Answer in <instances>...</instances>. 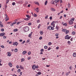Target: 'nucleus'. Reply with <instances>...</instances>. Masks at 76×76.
Masks as SVG:
<instances>
[{
    "label": "nucleus",
    "mask_w": 76,
    "mask_h": 76,
    "mask_svg": "<svg viewBox=\"0 0 76 76\" xmlns=\"http://www.w3.org/2000/svg\"><path fill=\"white\" fill-rule=\"evenodd\" d=\"M23 30L24 32H28L29 29V27L28 26H26L23 27Z\"/></svg>",
    "instance_id": "f257e3e1"
},
{
    "label": "nucleus",
    "mask_w": 76,
    "mask_h": 76,
    "mask_svg": "<svg viewBox=\"0 0 76 76\" xmlns=\"http://www.w3.org/2000/svg\"><path fill=\"white\" fill-rule=\"evenodd\" d=\"M32 68L34 70H35V69H38V66L36 65V66L35 65H34L32 67Z\"/></svg>",
    "instance_id": "f03ea898"
},
{
    "label": "nucleus",
    "mask_w": 76,
    "mask_h": 76,
    "mask_svg": "<svg viewBox=\"0 0 76 76\" xmlns=\"http://www.w3.org/2000/svg\"><path fill=\"white\" fill-rule=\"evenodd\" d=\"M69 25H72L73 23V22L72 20H70L69 22Z\"/></svg>",
    "instance_id": "7ed1b4c3"
},
{
    "label": "nucleus",
    "mask_w": 76,
    "mask_h": 76,
    "mask_svg": "<svg viewBox=\"0 0 76 76\" xmlns=\"http://www.w3.org/2000/svg\"><path fill=\"white\" fill-rule=\"evenodd\" d=\"M13 45H16V46H17V45H18V43L16 42H14Z\"/></svg>",
    "instance_id": "20e7f679"
},
{
    "label": "nucleus",
    "mask_w": 76,
    "mask_h": 76,
    "mask_svg": "<svg viewBox=\"0 0 76 76\" xmlns=\"http://www.w3.org/2000/svg\"><path fill=\"white\" fill-rule=\"evenodd\" d=\"M6 35V34L4 33H1L0 34V37H3V35Z\"/></svg>",
    "instance_id": "39448f33"
},
{
    "label": "nucleus",
    "mask_w": 76,
    "mask_h": 76,
    "mask_svg": "<svg viewBox=\"0 0 76 76\" xmlns=\"http://www.w3.org/2000/svg\"><path fill=\"white\" fill-rule=\"evenodd\" d=\"M7 56H8V57H10V56H11V53H10V52H8L7 53Z\"/></svg>",
    "instance_id": "423d86ee"
},
{
    "label": "nucleus",
    "mask_w": 76,
    "mask_h": 76,
    "mask_svg": "<svg viewBox=\"0 0 76 76\" xmlns=\"http://www.w3.org/2000/svg\"><path fill=\"white\" fill-rule=\"evenodd\" d=\"M50 10H51V11H56V10H55V9L54 8H51L50 9Z\"/></svg>",
    "instance_id": "0eeeda50"
},
{
    "label": "nucleus",
    "mask_w": 76,
    "mask_h": 76,
    "mask_svg": "<svg viewBox=\"0 0 76 76\" xmlns=\"http://www.w3.org/2000/svg\"><path fill=\"white\" fill-rule=\"evenodd\" d=\"M34 3L35 4H37L38 6H39V2H38L37 1H35L34 2Z\"/></svg>",
    "instance_id": "6e6552de"
},
{
    "label": "nucleus",
    "mask_w": 76,
    "mask_h": 76,
    "mask_svg": "<svg viewBox=\"0 0 76 76\" xmlns=\"http://www.w3.org/2000/svg\"><path fill=\"white\" fill-rule=\"evenodd\" d=\"M66 30L67 29H62V32H66Z\"/></svg>",
    "instance_id": "1a4fd4ad"
},
{
    "label": "nucleus",
    "mask_w": 76,
    "mask_h": 76,
    "mask_svg": "<svg viewBox=\"0 0 76 76\" xmlns=\"http://www.w3.org/2000/svg\"><path fill=\"white\" fill-rule=\"evenodd\" d=\"M30 19L29 17L27 18H24V20H28Z\"/></svg>",
    "instance_id": "9d476101"
},
{
    "label": "nucleus",
    "mask_w": 76,
    "mask_h": 76,
    "mask_svg": "<svg viewBox=\"0 0 76 76\" xmlns=\"http://www.w3.org/2000/svg\"><path fill=\"white\" fill-rule=\"evenodd\" d=\"M73 57H76V53H74L73 55Z\"/></svg>",
    "instance_id": "9b49d317"
},
{
    "label": "nucleus",
    "mask_w": 76,
    "mask_h": 76,
    "mask_svg": "<svg viewBox=\"0 0 76 76\" xmlns=\"http://www.w3.org/2000/svg\"><path fill=\"white\" fill-rule=\"evenodd\" d=\"M51 26H49L48 27V29H49V30H51Z\"/></svg>",
    "instance_id": "f8f14e48"
},
{
    "label": "nucleus",
    "mask_w": 76,
    "mask_h": 76,
    "mask_svg": "<svg viewBox=\"0 0 76 76\" xmlns=\"http://www.w3.org/2000/svg\"><path fill=\"white\" fill-rule=\"evenodd\" d=\"M26 53V51H24L22 53L24 55H25Z\"/></svg>",
    "instance_id": "ddd939ff"
},
{
    "label": "nucleus",
    "mask_w": 76,
    "mask_h": 76,
    "mask_svg": "<svg viewBox=\"0 0 76 76\" xmlns=\"http://www.w3.org/2000/svg\"><path fill=\"white\" fill-rule=\"evenodd\" d=\"M14 51H15V53H17V52H18V49L15 48L14 50Z\"/></svg>",
    "instance_id": "4468645a"
},
{
    "label": "nucleus",
    "mask_w": 76,
    "mask_h": 76,
    "mask_svg": "<svg viewBox=\"0 0 76 76\" xmlns=\"http://www.w3.org/2000/svg\"><path fill=\"white\" fill-rule=\"evenodd\" d=\"M23 21H21V22H18L17 23V25H19L20 23H22V22H23Z\"/></svg>",
    "instance_id": "2eb2a0df"
},
{
    "label": "nucleus",
    "mask_w": 76,
    "mask_h": 76,
    "mask_svg": "<svg viewBox=\"0 0 76 76\" xmlns=\"http://www.w3.org/2000/svg\"><path fill=\"white\" fill-rule=\"evenodd\" d=\"M20 69H23L24 68H23V67L22 66H20Z\"/></svg>",
    "instance_id": "dca6fc26"
},
{
    "label": "nucleus",
    "mask_w": 76,
    "mask_h": 76,
    "mask_svg": "<svg viewBox=\"0 0 76 76\" xmlns=\"http://www.w3.org/2000/svg\"><path fill=\"white\" fill-rule=\"evenodd\" d=\"M54 2L56 3H58L59 2V0H55L54 1Z\"/></svg>",
    "instance_id": "f3484780"
},
{
    "label": "nucleus",
    "mask_w": 76,
    "mask_h": 76,
    "mask_svg": "<svg viewBox=\"0 0 76 76\" xmlns=\"http://www.w3.org/2000/svg\"><path fill=\"white\" fill-rule=\"evenodd\" d=\"M68 37H69V35H66L65 37V39H67L68 38Z\"/></svg>",
    "instance_id": "a211bd4d"
},
{
    "label": "nucleus",
    "mask_w": 76,
    "mask_h": 76,
    "mask_svg": "<svg viewBox=\"0 0 76 76\" xmlns=\"http://www.w3.org/2000/svg\"><path fill=\"white\" fill-rule=\"evenodd\" d=\"M68 8H70V4L69 3L68 4Z\"/></svg>",
    "instance_id": "6ab92c4d"
},
{
    "label": "nucleus",
    "mask_w": 76,
    "mask_h": 76,
    "mask_svg": "<svg viewBox=\"0 0 76 76\" xmlns=\"http://www.w3.org/2000/svg\"><path fill=\"white\" fill-rule=\"evenodd\" d=\"M8 64L9 66H10V67H12V64L11 63H9Z\"/></svg>",
    "instance_id": "aec40b11"
},
{
    "label": "nucleus",
    "mask_w": 76,
    "mask_h": 76,
    "mask_svg": "<svg viewBox=\"0 0 76 76\" xmlns=\"http://www.w3.org/2000/svg\"><path fill=\"white\" fill-rule=\"evenodd\" d=\"M48 1H46L45 2V5L46 6L47 5V4Z\"/></svg>",
    "instance_id": "412c9836"
},
{
    "label": "nucleus",
    "mask_w": 76,
    "mask_h": 76,
    "mask_svg": "<svg viewBox=\"0 0 76 76\" xmlns=\"http://www.w3.org/2000/svg\"><path fill=\"white\" fill-rule=\"evenodd\" d=\"M66 34H67L69 32V30H66Z\"/></svg>",
    "instance_id": "4be33fe9"
},
{
    "label": "nucleus",
    "mask_w": 76,
    "mask_h": 76,
    "mask_svg": "<svg viewBox=\"0 0 76 76\" xmlns=\"http://www.w3.org/2000/svg\"><path fill=\"white\" fill-rule=\"evenodd\" d=\"M14 32H16L18 31V29H14Z\"/></svg>",
    "instance_id": "5701e85b"
},
{
    "label": "nucleus",
    "mask_w": 76,
    "mask_h": 76,
    "mask_svg": "<svg viewBox=\"0 0 76 76\" xmlns=\"http://www.w3.org/2000/svg\"><path fill=\"white\" fill-rule=\"evenodd\" d=\"M51 4H54V1L52 0L51 1Z\"/></svg>",
    "instance_id": "b1692460"
},
{
    "label": "nucleus",
    "mask_w": 76,
    "mask_h": 76,
    "mask_svg": "<svg viewBox=\"0 0 76 76\" xmlns=\"http://www.w3.org/2000/svg\"><path fill=\"white\" fill-rule=\"evenodd\" d=\"M37 75H41V72H39L37 73Z\"/></svg>",
    "instance_id": "393cba45"
},
{
    "label": "nucleus",
    "mask_w": 76,
    "mask_h": 76,
    "mask_svg": "<svg viewBox=\"0 0 76 76\" xmlns=\"http://www.w3.org/2000/svg\"><path fill=\"white\" fill-rule=\"evenodd\" d=\"M24 60H25V59H24V58H22L21 59V62L22 61H24Z\"/></svg>",
    "instance_id": "a878e982"
},
{
    "label": "nucleus",
    "mask_w": 76,
    "mask_h": 76,
    "mask_svg": "<svg viewBox=\"0 0 76 76\" xmlns=\"http://www.w3.org/2000/svg\"><path fill=\"white\" fill-rule=\"evenodd\" d=\"M51 44H52L51 42H49L48 44V45H51Z\"/></svg>",
    "instance_id": "bb28decb"
},
{
    "label": "nucleus",
    "mask_w": 76,
    "mask_h": 76,
    "mask_svg": "<svg viewBox=\"0 0 76 76\" xmlns=\"http://www.w3.org/2000/svg\"><path fill=\"white\" fill-rule=\"evenodd\" d=\"M44 48H45V49H47V48H48V47H47V46H45L44 47Z\"/></svg>",
    "instance_id": "cd10ccee"
},
{
    "label": "nucleus",
    "mask_w": 76,
    "mask_h": 76,
    "mask_svg": "<svg viewBox=\"0 0 76 76\" xmlns=\"http://www.w3.org/2000/svg\"><path fill=\"white\" fill-rule=\"evenodd\" d=\"M75 31H72V35H75Z\"/></svg>",
    "instance_id": "c85d7f7f"
},
{
    "label": "nucleus",
    "mask_w": 76,
    "mask_h": 76,
    "mask_svg": "<svg viewBox=\"0 0 76 76\" xmlns=\"http://www.w3.org/2000/svg\"><path fill=\"white\" fill-rule=\"evenodd\" d=\"M40 33L41 35H42V34H43V32H42V31H41L40 32Z\"/></svg>",
    "instance_id": "c756f323"
},
{
    "label": "nucleus",
    "mask_w": 76,
    "mask_h": 76,
    "mask_svg": "<svg viewBox=\"0 0 76 76\" xmlns=\"http://www.w3.org/2000/svg\"><path fill=\"white\" fill-rule=\"evenodd\" d=\"M55 23V21H53L51 23V25H53L54 23Z\"/></svg>",
    "instance_id": "7c9ffc66"
},
{
    "label": "nucleus",
    "mask_w": 76,
    "mask_h": 76,
    "mask_svg": "<svg viewBox=\"0 0 76 76\" xmlns=\"http://www.w3.org/2000/svg\"><path fill=\"white\" fill-rule=\"evenodd\" d=\"M20 71H21V70H20V69H18V73H20Z\"/></svg>",
    "instance_id": "2f4dec72"
},
{
    "label": "nucleus",
    "mask_w": 76,
    "mask_h": 76,
    "mask_svg": "<svg viewBox=\"0 0 76 76\" xmlns=\"http://www.w3.org/2000/svg\"><path fill=\"white\" fill-rule=\"evenodd\" d=\"M25 41L24 40L21 43V44H24V43H25Z\"/></svg>",
    "instance_id": "473e14b6"
},
{
    "label": "nucleus",
    "mask_w": 76,
    "mask_h": 76,
    "mask_svg": "<svg viewBox=\"0 0 76 76\" xmlns=\"http://www.w3.org/2000/svg\"><path fill=\"white\" fill-rule=\"evenodd\" d=\"M40 26H41V24H39V26H38L37 27L38 29H39V28H40Z\"/></svg>",
    "instance_id": "72a5a7b5"
},
{
    "label": "nucleus",
    "mask_w": 76,
    "mask_h": 76,
    "mask_svg": "<svg viewBox=\"0 0 76 76\" xmlns=\"http://www.w3.org/2000/svg\"><path fill=\"white\" fill-rule=\"evenodd\" d=\"M9 0H7L6 1V4H7L9 3Z\"/></svg>",
    "instance_id": "f704fd0d"
},
{
    "label": "nucleus",
    "mask_w": 76,
    "mask_h": 76,
    "mask_svg": "<svg viewBox=\"0 0 76 76\" xmlns=\"http://www.w3.org/2000/svg\"><path fill=\"white\" fill-rule=\"evenodd\" d=\"M31 54V52L30 51H29L28 53V55H30Z\"/></svg>",
    "instance_id": "c9c22d12"
},
{
    "label": "nucleus",
    "mask_w": 76,
    "mask_h": 76,
    "mask_svg": "<svg viewBox=\"0 0 76 76\" xmlns=\"http://www.w3.org/2000/svg\"><path fill=\"white\" fill-rule=\"evenodd\" d=\"M59 34H58L56 33L55 34V36H56V37H58Z\"/></svg>",
    "instance_id": "e433bc0d"
},
{
    "label": "nucleus",
    "mask_w": 76,
    "mask_h": 76,
    "mask_svg": "<svg viewBox=\"0 0 76 76\" xmlns=\"http://www.w3.org/2000/svg\"><path fill=\"white\" fill-rule=\"evenodd\" d=\"M40 51L41 52H43L44 51V49H42L40 50Z\"/></svg>",
    "instance_id": "4c0bfd02"
},
{
    "label": "nucleus",
    "mask_w": 76,
    "mask_h": 76,
    "mask_svg": "<svg viewBox=\"0 0 76 76\" xmlns=\"http://www.w3.org/2000/svg\"><path fill=\"white\" fill-rule=\"evenodd\" d=\"M1 31H2V32H3V31H4V29H3V28H2L1 29Z\"/></svg>",
    "instance_id": "58836bf2"
},
{
    "label": "nucleus",
    "mask_w": 76,
    "mask_h": 76,
    "mask_svg": "<svg viewBox=\"0 0 76 76\" xmlns=\"http://www.w3.org/2000/svg\"><path fill=\"white\" fill-rule=\"evenodd\" d=\"M63 25H64V26H66V25H67V23H65L64 24H63Z\"/></svg>",
    "instance_id": "ea45409f"
},
{
    "label": "nucleus",
    "mask_w": 76,
    "mask_h": 76,
    "mask_svg": "<svg viewBox=\"0 0 76 76\" xmlns=\"http://www.w3.org/2000/svg\"><path fill=\"white\" fill-rule=\"evenodd\" d=\"M37 23H39V22H40V20H37Z\"/></svg>",
    "instance_id": "a19ab883"
},
{
    "label": "nucleus",
    "mask_w": 76,
    "mask_h": 76,
    "mask_svg": "<svg viewBox=\"0 0 76 76\" xmlns=\"http://www.w3.org/2000/svg\"><path fill=\"white\" fill-rule=\"evenodd\" d=\"M34 17H37V14H35V13L34 14Z\"/></svg>",
    "instance_id": "79ce46f5"
},
{
    "label": "nucleus",
    "mask_w": 76,
    "mask_h": 76,
    "mask_svg": "<svg viewBox=\"0 0 76 76\" xmlns=\"http://www.w3.org/2000/svg\"><path fill=\"white\" fill-rule=\"evenodd\" d=\"M71 20H72L73 21H74L75 20V18H72L71 19Z\"/></svg>",
    "instance_id": "37998d69"
},
{
    "label": "nucleus",
    "mask_w": 76,
    "mask_h": 76,
    "mask_svg": "<svg viewBox=\"0 0 76 76\" xmlns=\"http://www.w3.org/2000/svg\"><path fill=\"white\" fill-rule=\"evenodd\" d=\"M69 69L70 70L72 69V66H70L69 68Z\"/></svg>",
    "instance_id": "c03bdc74"
},
{
    "label": "nucleus",
    "mask_w": 76,
    "mask_h": 76,
    "mask_svg": "<svg viewBox=\"0 0 76 76\" xmlns=\"http://www.w3.org/2000/svg\"><path fill=\"white\" fill-rule=\"evenodd\" d=\"M28 25H32V23H29L28 24Z\"/></svg>",
    "instance_id": "a18cd8bd"
},
{
    "label": "nucleus",
    "mask_w": 76,
    "mask_h": 76,
    "mask_svg": "<svg viewBox=\"0 0 76 76\" xmlns=\"http://www.w3.org/2000/svg\"><path fill=\"white\" fill-rule=\"evenodd\" d=\"M12 5L15 6V2H13L12 3Z\"/></svg>",
    "instance_id": "49530a36"
},
{
    "label": "nucleus",
    "mask_w": 76,
    "mask_h": 76,
    "mask_svg": "<svg viewBox=\"0 0 76 76\" xmlns=\"http://www.w3.org/2000/svg\"><path fill=\"white\" fill-rule=\"evenodd\" d=\"M31 35L32 34H30L28 35V37H31Z\"/></svg>",
    "instance_id": "de8ad7c7"
},
{
    "label": "nucleus",
    "mask_w": 76,
    "mask_h": 76,
    "mask_svg": "<svg viewBox=\"0 0 76 76\" xmlns=\"http://www.w3.org/2000/svg\"><path fill=\"white\" fill-rule=\"evenodd\" d=\"M54 27H51V29L52 30H54Z\"/></svg>",
    "instance_id": "09e8293b"
},
{
    "label": "nucleus",
    "mask_w": 76,
    "mask_h": 76,
    "mask_svg": "<svg viewBox=\"0 0 76 76\" xmlns=\"http://www.w3.org/2000/svg\"><path fill=\"white\" fill-rule=\"evenodd\" d=\"M51 50V48L49 47L48 48V51H49V50Z\"/></svg>",
    "instance_id": "8fccbe9b"
},
{
    "label": "nucleus",
    "mask_w": 76,
    "mask_h": 76,
    "mask_svg": "<svg viewBox=\"0 0 76 76\" xmlns=\"http://www.w3.org/2000/svg\"><path fill=\"white\" fill-rule=\"evenodd\" d=\"M4 39H6V37L5 36H4L3 37Z\"/></svg>",
    "instance_id": "3c124183"
},
{
    "label": "nucleus",
    "mask_w": 76,
    "mask_h": 76,
    "mask_svg": "<svg viewBox=\"0 0 76 76\" xmlns=\"http://www.w3.org/2000/svg\"><path fill=\"white\" fill-rule=\"evenodd\" d=\"M55 23H58V21H55Z\"/></svg>",
    "instance_id": "603ef678"
},
{
    "label": "nucleus",
    "mask_w": 76,
    "mask_h": 76,
    "mask_svg": "<svg viewBox=\"0 0 76 76\" xmlns=\"http://www.w3.org/2000/svg\"><path fill=\"white\" fill-rule=\"evenodd\" d=\"M42 39V37H40L39 38V39Z\"/></svg>",
    "instance_id": "864d4df0"
},
{
    "label": "nucleus",
    "mask_w": 76,
    "mask_h": 76,
    "mask_svg": "<svg viewBox=\"0 0 76 76\" xmlns=\"http://www.w3.org/2000/svg\"><path fill=\"white\" fill-rule=\"evenodd\" d=\"M69 73L68 72H67V73H66V76H68V75H69Z\"/></svg>",
    "instance_id": "5fc2aeb1"
},
{
    "label": "nucleus",
    "mask_w": 76,
    "mask_h": 76,
    "mask_svg": "<svg viewBox=\"0 0 76 76\" xmlns=\"http://www.w3.org/2000/svg\"><path fill=\"white\" fill-rule=\"evenodd\" d=\"M1 48H4V46L3 45H1Z\"/></svg>",
    "instance_id": "6e6d98bb"
},
{
    "label": "nucleus",
    "mask_w": 76,
    "mask_h": 76,
    "mask_svg": "<svg viewBox=\"0 0 76 76\" xmlns=\"http://www.w3.org/2000/svg\"><path fill=\"white\" fill-rule=\"evenodd\" d=\"M48 15H47L45 18V19H47V18H48Z\"/></svg>",
    "instance_id": "4d7b16f0"
},
{
    "label": "nucleus",
    "mask_w": 76,
    "mask_h": 76,
    "mask_svg": "<svg viewBox=\"0 0 76 76\" xmlns=\"http://www.w3.org/2000/svg\"><path fill=\"white\" fill-rule=\"evenodd\" d=\"M56 29L58 30V26H56Z\"/></svg>",
    "instance_id": "13d9d810"
},
{
    "label": "nucleus",
    "mask_w": 76,
    "mask_h": 76,
    "mask_svg": "<svg viewBox=\"0 0 76 76\" xmlns=\"http://www.w3.org/2000/svg\"><path fill=\"white\" fill-rule=\"evenodd\" d=\"M36 11L37 13H38V12H39V10H36Z\"/></svg>",
    "instance_id": "bf43d9fd"
},
{
    "label": "nucleus",
    "mask_w": 76,
    "mask_h": 76,
    "mask_svg": "<svg viewBox=\"0 0 76 76\" xmlns=\"http://www.w3.org/2000/svg\"><path fill=\"white\" fill-rule=\"evenodd\" d=\"M68 44H70L71 43V42L70 41H68L67 42Z\"/></svg>",
    "instance_id": "052dcab7"
},
{
    "label": "nucleus",
    "mask_w": 76,
    "mask_h": 76,
    "mask_svg": "<svg viewBox=\"0 0 76 76\" xmlns=\"http://www.w3.org/2000/svg\"><path fill=\"white\" fill-rule=\"evenodd\" d=\"M12 23H13L14 25H15V24H16V22H14Z\"/></svg>",
    "instance_id": "680f3d73"
},
{
    "label": "nucleus",
    "mask_w": 76,
    "mask_h": 76,
    "mask_svg": "<svg viewBox=\"0 0 76 76\" xmlns=\"http://www.w3.org/2000/svg\"><path fill=\"white\" fill-rule=\"evenodd\" d=\"M66 16H67V15H66L64 14V18H66Z\"/></svg>",
    "instance_id": "e2e57ef3"
},
{
    "label": "nucleus",
    "mask_w": 76,
    "mask_h": 76,
    "mask_svg": "<svg viewBox=\"0 0 76 76\" xmlns=\"http://www.w3.org/2000/svg\"><path fill=\"white\" fill-rule=\"evenodd\" d=\"M0 26H1V28H2V27H3V25L2 24H1L0 25Z\"/></svg>",
    "instance_id": "0e129e2a"
},
{
    "label": "nucleus",
    "mask_w": 76,
    "mask_h": 76,
    "mask_svg": "<svg viewBox=\"0 0 76 76\" xmlns=\"http://www.w3.org/2000/svg\"><path fill=\"white\" fill-rule=\"evenodd\" d=\"M23 6L24 7H26V4H23Z\"/></svg>",
    "instance_id": "69168bd1"
},
{
    "label": "nucleus",
    "mask_w": 76,
    "mask_h": 76,
    "mask_svg": "<svg viewBox=\"0 0 76 76\" xmlns=\"http://www.w3.org/2000/svg\"><path fill=\"white\" fill-rule=\"evenodd\" d=\"M49 19L50 20H52V19H53V18H52V17H50Z\"/></svg>",
    "instance_id": "338daca9"
},
{
    "label": "nucleus",
    "mask_w": 76,
    "mask_h": 76,
    "mask_svg": "<svg viewBox=\"0 0 76 76\" xmlns=\"http://www.w3.org/2000/svg\"><path fill=\"white\" fill-rule=\"evenodd\" d=\"M22 41H23L22 39H20L19 40L20 42H22Z\"/></svg>",
    "instance_id": "774afa93"
}]
</instances>
